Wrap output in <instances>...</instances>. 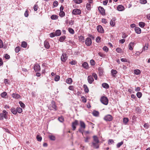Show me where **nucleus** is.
<instances>
[{"instance_id":"64","label":"nucleus","mask_w":150,"mask_h":150,"mask_svg":"<svg viewBox=\"0 0 150 150\" xmlns=\"http://www.w3.org/2000/svg\"><path fill=\"white\" fill-rule=\"evenodd\" d=\"M53 5L54 7H56L58 5V2L57 1H54L53 3Z\"/></svg>"},{"instance_id":"54","label":"nucleus","mask_w":150,"mask_h":150,"mask_svg":"<svg viewBox=\"0 0 150 150\" xmlns=\"http://www.w3.org/2000/svg\"><path fill=\"white\" fill-rule=\"evenodd\" d=\"M20 50V47H16L15 49V51L16 52H18Z\"/></svg>"},{"instance_id":"57","label":"nucleus","mask_w":150,"mask_h":150,"mask_svg":"<svg viewBox=\"0 0 150 150\" xmlns=\"http://www.w3.org/2000/svg\"><path fill=\"white\" fill-rule=\"evenodd\" d=\"M103 50L106 52H107L108 50V48L105 46L103 47Z\"/></svg>"},{"instance_id":"37","label":"nucleus","mask_w":150,"mask_h":150,"mask_svg":"<svg viewBox=\"0 0 150 150\" xmlns=\"http://www.w3.org/2000/svg\"><path fill=\"white\" fill-rule=\"evenodd\" d=\"M81 100L82 102L84 103H86V98L84 96H81Z\"/></svg>"},{"instance_id":"56","label":"nucleus","mask_w":150,"mask_h":150,"mask_svg":"<svg viewBox=\"0 0 150 150\" xmlns=\"http://www.w3.org/2000/svg\"><path fill=\"white\" fill-rule=\"evenodd\" d=\"M102 22L104 24H106L107 23V20L105 19V18H102Z\"/></svg>"},{"instance_id":"59","label":"nucleus","mask_w":150,"mask_h":150,"mask_svg":"<svg viewBox=\"0 0 150 150\" xmlns=\"http://www.w3.org/2000/svg\"><path fill=\"white\" fill-rule=\"evenodd\" d=\"M38 8V5L35 4L34 6V9L35 11H36L37 10Z\"/></svg>"},{"instance_id":"40","label":"nucleus","mask_w":150,"mask_h":150,"mask_svg":"<svg viewBox=\"0 0 150 150\" xmlns=\"http://www.w3.org/2000/svg\"><path fill=\"white\" fill-rule=\"evenodd\" d=\"M91 5L90 4H89L88 3H87L86 5V8L87 10H90L91 8Z\"/></svg>"},{"instance_id":"60","label":"nucleus","mask_w":150,"mask_h":150,"mask_svg":"<svg viewBox=\"0 0 150 150\" xmlns=\"http://www.w3.org/2000/svg\"><path fill=\"white\" fill-rule=\"evenodd\" d=\"M90 63L91 65L93 66L95 64V62L93 59H91L90 61Z\"/></svg>"},{"instance_id":"33","label":"nucleus","mask_w":150,"mask_h":150,"mask_svg":"<svg viewBox=\"0 0 150 150\" xmlns=\"http://www.w3.org/2000/svg\"><path fill=\"white\" fill-rule=\"evenodd\" d=\"M79 40L80 41L84 42V38L83 36H80L79 37Z\"/></svg>"},{"instance_id":"2","label":"nucleus","mask_w":150,"mask_h":150,"mask_svg":"<svg viewBox=\"0 0 150 150\" xmlns=\"http://www.w3.org/2000/svg\"><path fill=\"white\" fill-rule=\"evenodd\" d=\"M8 112L5 110H4L3 112L0 114V120H2L4 118L7 119Z\"/></svg>"},{"instance_id":"52","label":"nucleus","mask_w":150,"mask_h":150,"mask_svg":"<svg viewBox=\"0 0 150 150\" xmlns=\"http://www.w3.org/2000/svg\"><path fill=\"white\" fill-rule=\"evenodd\" d=\"M116 51L118 53H121L122 52V50L120 48H116Z\"/></svg>"},{"instance_id":"23","label":"nucleus","mask_w":150,"mask_h":150,"mask_svg":"<svg viewBox=\"0 0 150 150\" xmlns=\"http://www.w3.org/2000/svg\"><path fill=\"white\" fill-rule=\"evenodd\" d=\"M55 33L56 36H59L61 35V31L60 30H58L55 31Z\"/></svg>"},{"instance_id":"35","label":"nucleus","mask_w":150,"mask_h":150,"mask_svg":"<svg viewBox=\"0 0 150 150\" xmlns=\"http://www.w3.org/2000/svg\"><path fill=\"white\" fill-rule=\"evenodd\" d=\"M145 23L143 22H140L139 23V26L141 28H143L145 25Z\"/></svg>"},{"instance_id":"21","label":"nucleus","mask_w":150,"mask_h":150,"mask_svg":"<svg viewBox=\"0 0 150 150\" xmlns=\"http://www.w3.org/2000/svg\"><path fill=\"white\" fill-rule=\"evenodd\" d=\"M115 20V18H113L110 21V24L113 27L115 25V23L114 22Z\"/></svg>"},{"instance_id":"4","label":"nucleus","mask_w":150,"mask_h":150,"mask_svg":"<svg viewBox=\"0 0 150 150\" xmlns=\"http://www.w3.org/2000/svg\"><path fill=\"white\" fill-rule=\"evenodd\" d=\"M49 109L50 110L54 109L55 110H57V107L55 105V103L54 101H52L50 106L49 107Z\"/></svg>"},{"instance_id":"50","label":"nucleus","mask_w":150,"mask_h":150,"mask_svg":"<svg viewBox=\"0 0 150 150\" xmlns=\"http://www.w3.org/2000/svg\"><path fill=\"white\" fill-rule=\"evenodd\" d=\"M137 96L138 98H140L142 96V94L141 92H138L137 93Z\"/></svg>"},{"instance_id":"61","label":"nucleus","mask_w":150,"mask_h":150,"mask_svg":"<svg viewBox=\"0 0 150 150\" xmlns=\"http://www.w3.org/2000/svg\"><path fill=\"white\" fill-rule=\"evenodd\" d=\"M55 36H56V35H55V33H51L50 34V36L51 37L53 38V37H55Z\"/></svg>"},{"instance_id":"30","label":"nucleus","mask_w":150,"mask_h":150,"mask_svg":"<svg viewBox=\"0 0 150 150\" xmlns=\"http://www.w3.org/2000/svg\"><path fill=\"white\" fill-rule=\"evenodd\" d=\"M134 74L136 75H139L141 73L140 71L138 69L134 70Z\"/></svg>"},{"instance_id":"43","label":"nucleus","mask_w":150,"mask_h":150,"mask_svg":"<svg viewBox=\"0 0 150 150\" xmlns=\"http://www.w3.org/2000/svg\"><path fill=\"white\" fill-rule=\"evenodd\" d=\"M51 18L53 20H55L58 18V16L55 15H52L51 16Z\"/></svg>"},{"instance_id":"17","label":"nucleus","mask_w":150,"mask_h":150,"mask_svg":"<svg viewBox=\"0 0 150 150\" xmlns=\"http://www.w3.org/2000/svg\"><path fill=\"white\" fill-rule=\"evenodd\" d=\"M92 144L93 147L96 149L98 148L99 147V145L98 144L99 143H97L95 142H92Z\"/></svg>"},{"instance_id":"1","label":"nucleus","mask_w":150,"mask_h":150,"mask_svg":"<svg viewBox=\"0 0 150 150\" xmlns=\"http://www.w3.org/2000/svg\"><path fill=\"white\" fill-rule=\"evenodd\" d=\"M100 101L103 104L107 105L108 103V98L105 96H102L100 98Z\"/></svg>"},{"instance_id":"19","label":"nucleus","mask_w":150,"mask_h":150,"mask_svg":"<svg viewBox=\"0 0 150 150\" xmlns=\"http://www.w3.org/2000/svg\"><path fill=\"white\" fill-rule=\"evenodd\" d=\"M117 9L119 11H122L124 10V7L122 6L121 5H120L118 6L117 7Z\"/></svg>"},{"instance_id":"15","label":"nucleus","mask_w":150,"mask_h":150,"mask_svg":"<svg viewBox=\"0 0 150 150\" xmlns=\"http://www.w3.org/2000/svg\"><path fill=\"white\" fill-rule=\"evenodd\" d=\"M80 125L81 127L84 129L86 128V125L84 122L82 121H80Z\"/></svg>"},{"instance_id":"13","label":"nucleus","mask_w":150,"mask_h":150,"mask_svg":"<svg viewBox=\"0 0 150 150\" xmlns=\"http://www.w3.org/2000/svg\"><path fill=\"white\" fill-rule=\"evenodd\" d=\"M12 97L14 98L18 99L21 98V97L20 95L16 93H13L12 95Z\"/></svg>"},{"instance_id":"20","label":"nucleus","mask_w":150,"mask_h":150,"mask_svg":"<svg viewBox=\"0 0 150 150\" xmlns=\"http://www.w3.org/2000/svg\"><path fill=\"white\" fill-rule=\"evenodd\" d=\"M93 142H95L97 143H99V141L98 137L96 136H94L93 137Z\"/></svg>"},{"instance_id":"8","label":"nucleus","mask_w":150,"mask_h":150,"mask_svg":"<svg viewBox=\"0 0 150 150\" xmlns=\"http://www.w3.org/2000/svg\"><path fill=\"white\" fill-rule=\"evenodd\" d=\"M66 54L63 53L61 56V60L63 62H65L67 59V57Z\"/></svg>"},{"instance_id":"49","label":"nucleus","mask_w":150,"mask_h":150,"mask_svg":"<svg viewBox=\"0 0 150 150\" xmlns=\"http://www.w3.org/2000/svg\"><path fill=\"white\" fill-rule=\"evenodd\" d=\"M37 140L38 141H41L42 140V137L39 135H37L36 137Z\"/></svg>"},{"instance_id":"25","label":"nucleus","mask_w":150,"mask_h":150,"mask_svg":"<svg viewBox=\"0 0 150 150\" xmlns=\"http://www.w3.org/2000/svg\"><path fill=\"white\" fill-rule=\"evenodd\" d=\"M72 82V79L70 78H69L66 80V82L68 84H71V83Z\"/></svg>"},{"instance_id":"46","label":"nucleus","mask_w":150,"mask_h":150,"mask_svg":"<svg viewBox=\"0 0 150 150\" xmlns=\"http://www.w3.org/2000/svg\"><path fill=\"white\" fill-rule=\"evenodd\" d=\"M7 95V93L6 92H3L2 93L1 95V96L2 98H4L6 95Z\"/></svg>"},{"instance_id":"7","label":"nucleus","mask_w":150,"mask_h":150,"mask_svg":"<svg viewBox=\"0 0 150 150\" xmlns=\"http://www.w3.org/2000/svg\"><path fill=\"white\" fill-rule=\"evenodd\" d=\"M97 29L98 32L100 33H103L104 32V30L102 26L99 25L97 26Z\"/></svg>"},{"instance_id":"55","label":"nucleus","mask_w":150,"mask_h":150,"mask_svg":"<svg viewBox=\"0 0 150 150\" xmlns=\"http://www.w3.org/2000/svg\"><path fill=\"white\" fill-rule=\"evenodd\" d=\"M92 76H93V77H94L95 79V80H97V74L95 73H93L92 74Z\"/></svg>"},{"instance_id":"39","label":"nucleus","mask_w":150,"mask_h":150,"mask_svg":"<svg viewBox=\"0 0 150 150\" xmlns=\"http://www.w3.org/2000/svg\"><path fill=\"white\" fill-rule=\"evenodd\" d=\"M128 121H129V119L128 118L125 117L123 118V121L124 123L125 124H126L128 122Z\"/></svg>"},{"instance_id":"16","label":"nucleus","mask_w":150,"mask_h":150,"mask_svg":"<svg viewBox=\"0 0 150 150\" xmlns=\"http://www.w3.org/2000/svg\"><path fill=\"white\" fill-rule=\"evenodd\" d=\"M134 30L136 33L137 34H139L141 33V29L139 27H135L134 28Z\"/></svg>"},{"instance_id":"6","label":"nucleus","mask_w":150,"mask_h":150,"mask_svg":"<svg viewBox=\"0 0 150 150\" xmlns=\"http://www.w3.org/2000/svg\"><path fill=\"white\" fill-rule=\"evenodd\" d=\"M78 121L76 120L72 123V127L73 130H74L76 129V126L78 125Z\"/></svg>"},{"instance_id":"63","label":"nucleus","mask_w":150,"mask_h":150,"mask_svg":"<svg viewBox=\"0 0 150 150\" xmlns=\"http://www.w3.org/2000/svg\"><path fill=\"white\" fill-rule=\"evenodd\" d=\"M147 3V1L146 0H141L140 3L142 4H145Z\"/></svg>"},{"instance_id":"58","label":"nucleus","mask_w":150,"mask_h":150,"mask_svg":"<svg viewBox=\"0 0 150 150\" xmlns=\"http://www.w3.org/2000/svg\"><path fill=\"white\" fill-rule=\"evenodd\" d=\"M98 55L100 57H104L105 56V55L102 53L101 52H99L98 53Z\"/></svg>"},{"instance_id":"44","label":"nucleus","mask_w":150,"mask_h":150,"mask_svg":"<svg viewBox=\"0 0 150 150\" xmlns=\"http://www.w3.org/2000/svg\"><path fill=\"white\" fill-rule=\"evenodd\" d=\"M16 110L17 111V112H18L19 113H21L22 111V109L20 107L17 108H16Z\"/></svg>"},{"instance_id":"10","label":"nucleus","mask_w":150,"mask_h":150,"mask_svg":"<svg viewBox=\"0 0 150 150\" xmlns=\"http://www.w3.org/2000/svg\"><path fill=\"white\" fill-rule=\"evenodd\" d=\"M98 10L99 12L102 14V15H105V11L103 8L101 6H99L98 8Z\"/></svg>"},{"instance_id":"38","label":"nucleus","mask_w":150,"mask_h":150,"mask_svg":"<svg viewBox=\"0 0 150 150\" xmlns=\"http://www.w3.org/2000/svg\"><path fill=\"white\" fill-rule=\"evenodd\" d=\"M58 120L59 122H63L64 120V118L62 116L59 117L58 118Z\"/></svg>"},{"instance_id":"62","label":"nucleus","mask_w":150,"mask_h":150,"mask_svg":"<svg viewBox=\"0 0 150 150\" xmlns=\"http://www.w3.org/2000/svg\"><path fill=\"white\" fill-rule=\"evenodd\" d=\"M71 65H75L76 64V61H72L69 63Z\"/></svg>"},{"instance_id":"14","label":"nucleus","mask_w":150,"mask_h":150,"mask_svg":"<svg viewBox=\"0 0 150 150\" xmlns=\"http://www.w3.org/2000/svg\"><path fill=\"white\" fill-rule=\"evenodd\" d=\"M34 69L36 71H39L40 69V66L38 64H35L34 66Z\"/></svg>"},{"instance_id":"26","label":"nucleus","mask_w":150,"mask_h":150,"mask_svg":"<svg viewBox=\"0 0 150 150\" xmlns=\"http://www.w3.org/2000/svg\"><path fill=\"white\" fill-rule=\"evenodd\" d=\"M11 111L13 114L16 115L17 113L16 109L14 108H12L11 109Z\"/></svg>"},{"instance_id":"41","label":"nucleus","mask_w":150,"mask_h":150,"mask_svg":"<svg viewBox=\"0 0 150 150\" xmlns=\"http://www.w3.org/2000/svg\"><path fill=\"white\" fill-rule=\"evenodd\" d=\"M123 142L121 141V142L117 143L116 145L117 147L118 148H119L123 144Z\"/></svg>"},{"instance_id":"47","label":"nucleus","mask_w":150,"mask_h":150,"mask_svg":"<svg viewBox=\"0 0 150 150\" xmlns=\"http://www.w3.org/2000/svg\"><path fill=\"white\" fill-rule=\"evenodd\" d=\"M74 1L77 4H80L82 2V0H74Z\"/></svg>"},{"instance_id":"5","label":"nucleus","mask_w":150,"mask_h":150,"mask_svg":"<svg viewBox=\"0 0 150 150\" xmlns=\"http://www.w3.org/2000/svg\"><path fill=\"white\" fill-rule=\"evenodd\" d=\"M81 13V10L78 9H75L73 10L72 13L75 15H80Z\"/></svg>"},{"instance_id":"12","label":"nucleus","mask_w":150,"mask_h":150,"mask_svg":"<svg viewBox=\"0 0 150 150\" xmlns=\"http://www.w3.org/2000/svg\"><path fill=\"white\" fill-rule=\"evenodd\" d=\"M135 44V42H131L129 44L128 47L129 49L130 50H133L134 45Z\"/></svg>"},{"instance_id":"18","label":"nucleus","mask_w":150,"mask_h":150,"mask_svg":"<svg viewBox=\"0 0 150 150\" xmlns=\"http://www.w3.org/2000/svg\"><path fill=\"white\" fill-rule=\"evenodd\" d=\"M44 45L45 47L47 49H49L50 47V45L49 43L47 41H45L44 42Z\"/></svg>"},{"instance_id":"36","label":"nucleus","mask_w":150,"mask_h":150,"mask_svg":"<svg viewBox=\"0 0 150 150\" xmlns=\"http://www.w3.org/2000/svg\"><path fill=\"white\" fill-rule=\"evenodd\" d=\"M65 37H66L64 35L62 36L59 39V41L60 42H62L65 38Z\"/></svg>"},{"instance_id":"3","label":"nucleus","mask_w":150,"mask_h":150,"mask_svg":"<svg viewBox=\"0 0 150 150\" xmlns=\"http://www.w3.org/2000/svg\"><path fill=\"white\" fill-rule=\"evenodd\" d=\"M103 119L105 121H110L112 120L113 117L110 115H107L104 116Z\"/></svg>"},{"instance_id":"22","label":"nucleus","mask_w":150,"mask_h":150,"mask_svg":"<svg viewBox=\"0 0 150 150\" xmlns=\"http://www.w3.org/2000/svg\"><path fill=\"white\" fill-rule=\"evenodd\" d=\"M82 66L83 68L86 69H88L89 67L88 64L85 62L82 64Z\"/></svg>"},{"instance_id":"9","label":"nucleus","mask_w":150,"mask_h":150,"mask_svg":"<svg viewBox=\"0 0 150 150\" xmlns=\"http://www.w3.org/2000/svg\"><path fill=\"white\" fill-rule=\"evenodd\" d=\"M92 43L91 39L88 38H87L85 41L86 44L87 46H90Z\"/></svg>"},{"instance_id":"34","label":"nucleus","mask_w":150,"mask_h":150,"mask_svg":"<svg viewBox=\"0 0 150 150\" xmlns=\"http://www.w3.org/2000/svg\"><path fill=\"white\" fill-rule=\"evenodd\" d=\"M93 114L94 116H98L99 115V112L98 111H94L93 112Z\"/></svg>"},{"instance_id":"31","label":"nucleus","mask_w":150,"mask_h":150,"mask_svg":"<svg viewBox=\"0 0 150 150\" xmlns=\"http://www.w3.org/2000/svg\"><path fill=\"white\" fill-rule=\"evenodd\" d=\"M68 30L69 32L71 34H74V30L70 28H68Z\"/></svg>"},{"instance_id":"11","label":"nucleus","mask_w":150,"mask_h":150,"mask_svg":"<svg viewBox=\"0 0 150 150\" xmlns=\"http://www.w3.org/2000/svg\"><path fill=\"white\" fill-rule=\"evenodd\" d=\"M88 81L90 84H91L93 81L94 79L91 76H89L88 77Z\"/></svg>"},{"instance_id":"32","label":"nucleus","mask_w":150,"mask_h":150,"mask_svg":"<svg viewBox=\"0 0 150 150\" xmlns=\"http://www.w3.org/2000/svg\"><path fill=\"white\" fill-rule=\"evenodd\" d=\"M49 137L50 138V139L53 141L55 140V137L52 135H49Z\"/></svg>"},{"instance_id":"42","label":"nucleus","mask_w":150,"mask_h":150,"mask_svg":"<svg viewBox=\"0 0 150 150\" xmlns=\"http://www.w3.org/2000/svg\"><path fill=\"white\" fill-rule=\"evenodd\" d=\"M27 43L24 41L21 44V46L23 47H26L27 46Z\"/></svg>"},{"instance_id":"51","label":"nucleus","mask_w":150,"mask_h":150,"mask_svg":"<svg viewBox=\"0 0 150 150\" xmlns=\"http://www.w3.org/2000/svg\"><path fill=\"white\" fill-rule=\"evenodd\" d=\"M19 104H20L22 108H24L25 107V104L23 103L22 102L20 101L19 102Z\"/></svg>"},{"instance_id":"48","label":"nucleus","mask_w":150,"mask_h":150,"mask_svg":"<svg viewBox=\"0 0 150 150\" xmlns=\"http://www.w3.org/2000/svg\"><path fill=\"white\" fill-rule=\"evenodd\" d=\"M59 15L61 17H63L65 15V13L63 11H60L59 13Z\"/></svg>"},{"instance_id":"28","label":"nucleus","mask_w":150,"mask_h":150,"mask_svg":"<svg viewBox=\"0 0 150 150\" xmlns=\"http://www.w3.org/2000/svg\"><path fill=\"white\" fill-rule=\"evenodd\" d=\"M111 73L112 74V75L114 77L115 76V75L117 74V71L115 70L112 69L111 70Z\"/></svg>"},{"instance_id":"53","label":"nucleus","mask_w":150,"mask_h":150,"mask_svg":"<svg viewBox=\"0 0 150 150\" xmlns=\"http://www.w3.org/2000/svg\"><path fill=\"white\" fill-rule=\"evenodd\" d=\"M60 76L58 75H56L54 78V80L55 81H58L59 80Z\"/></svg>"},{"instance_id":"45","label":"nucleus","mask_w":150,"mask_h":150,"mask_svg":"<svg viewBox=\"0 0 150 150\" xmlns=\"http://www.w3.org/2000/svg\"><path fill=\"white\" fill-rule=\"evenodd\" d=\"M108 144L110 145L113 143H114V141L113 139H109L108 140Z\"/></svg>"},{"instance_id":"29","label":"nucleus","mask_w":150,"mask_h":150,"mask_svg":"<svg viewBox=\"0 0 150 150\" xmlns=\"http://www.w3.org/2000/svg\"><path fill=\"white\" fill-rule=\"evenodd\" d=\"M83 88L85 92L87 93L89 92L88 88L86 85L84 84L83 85Z\"/></svg>"},{"instance_id":"24","label":"nucleus","mask_w":150,"mask_h":150,"mask_svg":"<svg viewBox=\"0 0 150 150\" xmlns=\"http://www.w3.org/2000/svg\"><path fill=\"white\" fill-rule=\"evenodd\" d=\"M148 45H149L148 43H146L142 51H145V50H147L148 49Z\"/></svg>"},{"instance_id":"27","label":"nucleus","mask_w":150,"mask_h":150,"mask_svg":"<svg viewBox=\"0 0 150 150\" xmlns=\"http://www.w3.org/2000/svg\"><path fill=\"white\" fill-rule=\"evenodd\" d=\"M102 86L103 87L105 88H108L109 87V86L108 84L105 83L102 84Z\"/></svg>"}]
</instances>
